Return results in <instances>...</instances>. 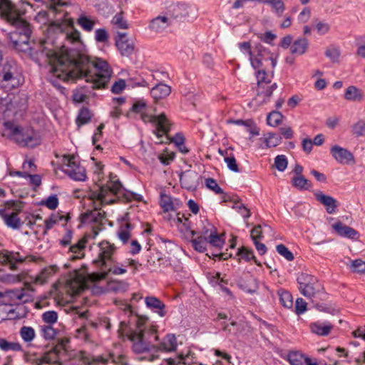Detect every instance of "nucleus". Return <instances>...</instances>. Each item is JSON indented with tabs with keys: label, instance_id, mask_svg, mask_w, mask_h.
I'll list each match as a JSON object with an SVG mask.
<instances>
[{
	"label": "nucleus",
	"instance_id": "c85d7f7f",
	"mask_svg": "<svg viewBox=\"0 0 365 365\" xmlns=\"http://www.w3.org/2000/svg\"><path fill=\"white\" fill-rule=\"evenodd\" d=\"M170 92L171 88L170 86L164 83H159L150 90V95L157 101L168 96Z\"/></svg>",
	"mask_w": 365,
	"mask_h": 365
},
{
	"label": "nucleus",
	"instance_id": "4be33fe9",
	"mask_svg": "<svg viewBox=\"0 0 365 365\" xmlns=\"http://www.w3.org/2000/svg\"><path fill=\"white\" fill-rule=\"evenodd\" d=\"M314 195L316 199L325 206L328 213L333 214L336 212L338 203L334 197L326 195L322 192H317L314 193Z\"/></svg>",
	"mask_w": 365,
	"mask_h": 365
},
{
	"label": "nucleus",
	"instance_id": "c756f323",
	"mask_svg": "<svg viewBox=\"0 0 365 365\" xmlns=\"http://www.w3.org/2000/svg\"><path fill=\"white\" fill-rule=\"evenodd\" d=\"M206 232L208 244L216 249H221L225 242L224 235H218L215 231L212 230L210 233H208V230H206Z\"/></svg>",
	"mask_w": 365,
	"mask_h": 365
},
{
	"label": "nucleus",
	"instance_id": "de8ad7c7",
	"mask_svg": "<svg viewBox=\"0 0 365 365\" xmlns=\"http://www.w3.org/2000/svg\"><path fill=\"white\" fill-rule=\"evenodd\" d=\"M287 165L288 161L285 155H279L274 158V165L279 171H284L287 167Z\"/></svg>",
	"mask_w": 365,
	"mask_h": 365
},
{
	"label": "nucleus",
	"instance_id": "4468645a",
	"mask_svg": "<svg viewBox=\"0 0 365 365\" xmlns=\"http://www.w3.org/2000/svg\"><path fill=\"white\" fill-rule=\"evenodd\" d=\"M187 221V218L184 217V236L187 239L190 238L192 246L196 251L199 252H205L207 249V245L208 244L207 232L205 231L202 235H200L195 238H193V236L195 235V232L192 230H188V228L187 227L186 225V222Z\"/></svg>",
	"mask_w": 365,
	"mask_h": 365
},
{
	"label": "nucleus",
	"instance_id": "58836bf2",
	"mask_svg": "<svg viewBox=\"0 0 365 365\" xmlns=\"http://www.w3.org/2000/svg\"><path fill=\"white\" fill-rule=\"evenodd\" d=\"M293 185L300 190H307L311 187V182L303 175L294 176L292 178Z\"/></svg>",
	"mask_w": 365,
	"mask_h": 365
},
{
	"label": "nucleus",
	"instance_id": "5701e85b",
	"mask_svg": "<svg viewBox=\"0 0 365 365\" xmlns=\"http://www.w3.org/2000/svg\"><path fill=\"white\" fill-rule=\"evenodd\" d=\"M288 361L291 365H318L317 361L297 351L289 353Z\"/></svg>",
	"mask_w": 365,
	"mask_h": 365
},
{
	"label": "nucleus",
	"instance_id": "680f3d73",
	"mask_svg": "<svg viewBox=\"0 0 365 365\" xmlns=\"http://www.w3.org/2000/svg\"><path fill=\"white\" fill-rule=\"evenodd\" d=\"M112 22L120 29H126L128 27V24L126 21L123 19L121 13L115 14L113 18Z\"/></svg>",
	"mask_w": 365,
	"mask_h": 365
},
{
	"label": "nucleus",
	"instance_id": "cd10ccee",
	"mask_svg": "<svg viewBox=\"0 0 365 365\" xmlns=\"http://www.w3.org/2000/svg\"><path fill=\"white\" fill-rule=\"evenodd\" d=\"M160 205L164 210V212H176L181 205V202L178 199L172 200L170 196L166 195H162L160 199Z\"/></svg>",
	"mask_w": 365,
	"mask_h": 365
},
{
	"label": "nucleus",
	"instance_id": "774afa93",
	"mask_svg": "<svg viewBox=\"0 0 365 365\" xmlns=\"http://www.w3.org/2000/svg\"><path fill=\"white\" fill-rule=\"evenodd\" d=\"M250 236L253 242L261 240L263 237L262 226H255L250 232Z\"/></svg>",
	"mask_w": 365,
	"mask_h": 365
},
{
	"label": "nucleus",
	"instance_id": "c03bdc74",
	"mask_svg": "<svg viewBox=\"0 0 365 365\" xmlns=\"http://www.w3.org/2000/svg\"><path fill=\"white\" fill-rule=\"evenodd\" d=\"M180 212L177 210L176 212H168V214L164 216V218L169 221L172 226H178L182 222V219L180 217Z\"/></svg>",
	"mask_w": 365,
	"mask_h": 365
},
{
	"label": "nucleus",
	"instance_id": "e2e57ef3",
	"mask_svg": "<svg viewBox=\"0 0 365 365\" xmlns=\"http://www.w3.org/2000/svg\"><path fill=\"white\" fill-rule=\"evenodd\" d=\"M311 17V10L308 7H305L299 13L297 16V21L299 24L307 23Z\"/></svg>",
	"mask_w": 365,
	"mask_h": 365
},
{
	"label": "nucleus",
	"instance_id": "dca6fc26",
	"mask_svg": "<svg viewBox=\"0 0 365 365\" xmlns=\"http://www.w3.org/2000/svg\"><path fill=\"white\" fill-rule=\"evenodd\" d=\"M98 259L94 261L96 264L106 266V262L111 260L112 255L115 250L114 245H111L107 241H103L98 245Z\"/></svg>",
	"mask_w": 365,
	"mask_h": 365
},
{
	"label": "nucleus",
	"instance_id": "a19ab883",
	"mask_svg": "<svg viewBox=\"0 0 365 365\" xmlns=\"http://www.w3.org/2000/svg\"><path fill=\"white\" fill-rule=\"evenodd\" d=\"M283 115L280 112L272 111L267 118L268 125L272 127H276L279 125L282 120Z\"/></svg>",
	"mask_w": 365,
	"mask_h": 365
},
{
	"label": "nucleus",
	"instance_id": "1a4fd4ad",
	"mask_svg": "<svg viewBox=\"0 0 365 365\" xmlns=\"http://www.w3.org/2000/svg\"><path fill=\"white\" fill-rule=\"evenodd\" d=\"M267 58L271 61L272 67L274 68L277 65V55L270 53L267 48L258 43L255 46L254 53L250 58V62L252 67L257 70L263 67V61H265Z\"/></svg>",
	"mask_w": 365,
	"mask_h": 365
},
{
	"label": "nucleus",
	"instance_id": "09e8293b",
	"mask_svg": "<svg viewBox=\"0 0 365 365\" xmlns=\"http://www.w3.org/2000/svg\"><path fill=\"white\" fill-rule=\"evenodd\" d=\"M256 71V76L257 78V85L270 83L271 79L269 78L265 70L263 68H258Z\"/></svg>",
	"mask_w": 365,
	"mask_h": 365
},
{
	"label": "nucleus",
	"instance_id": "338daca9",
	"mask_svg": "<svg viewBox=\"0 0 365 365\" xmlns=\"http://www.w3.org/2000/svg\"><path fill=\"white\" fill-rule=\"evenodd\" d=\"M78 22L87 31H91L94 26V22L86 17L79 18Z\"/></svg>",
	"mask_w": 365,
	"mask_h": 365
},
{
	"label": "nucleus",
	"instance_id": "603ef678",
	"mask_svg": "<svg viewBox=\"0 0 365 365\" xmlns=\"http://www.w3.org/2000/svg\"><path fill=\"white\" fill-rule=\"evenodd\" d=\"M51 4L48 6V9L53 13L58 12L57 6H64L70 4V0H49Z\"/></svg>",
	"mask_w": 365,
	"mask_h": 365
},
{
	"label": "nucleus",
	"instance_id": "f8f14e48",
	"mask_svg": "<svg viewBox=\"0 0 365 365\" xmlns=\"http://www.w3.org/2000/svg\"><path fill=\"white\" fill-rule=\"evenodd\" d=\"M74 157L70 155L63 156V171L74 180L83 181L86 179V171L84 168L80 166L74 161Z\"/></svg>",
	"mask_w": 365,
	"mask_h": 365
},
{
	"label": "nucleus",
	"instance_id": "72a5a7b5",
	"mask_svg": "<svg viewBox=\"0 0 365 365\" xmlns=\"http://www.w3.org/2000/svg\"><path fill=\"white\" fill-rule=\"evenodd\" d=\"M133 228V225L128 222L122 223L120 226L118 236L119 239L123 242V243L128 242V240L130 238V230Z\"/></svg>",
	"mask_w": 365,
	"mask_h": 365
},
{
	"label": "nucleus",
	"instance_id": "2eb2a0df",
	"mask_svg": "<svg viewBox=\"0 0 365 365\" xmlns=\"http://www.w3.org/2000/svg\"><path fill=\"white\" fill-rule=\"evenodd\" d=\"M34 293V288L30 284L26 283L23 289L6 291V296L11 300H19L23 303H26L33 300Z\"/></svg>",
	"mask_w": 365,
	"mask_h": 365
},
{
	"label": "nucleus",
	"instance_id": "f257e3e1",
	"mask_svg": "<svg viewBox=\"0 0 365 365\" xmlns=\"http://www.w3.org/2000/svg\"><path fill=\"white\" fill-rule=\"evenodd\" d=\"M38 52L51 65V71L63 81L85 78L93 88H105L112 75L106 61L77 51L58 53L47 46L46 41L38 45Z\"/></svg>",
	"mask_w": 365,
	"mask_h": 365
},
{
	"label": "nucleus",
	"instance_id": "ea45409f",
	"mask_svg": "<svg viewBox=\"0 0 365 365\" xmlns=\"http://www.w3.org/2000/svg\"><path fill=\"white\" fill-rule=\"evenodd\" d=\"M87 242V240L86 237H83L78 240V242L70 247V252L77 254V255L71 257L73 259L81 258L82 256L81 252L85 247V245Z\"/></svg>",
	"mask_w": 365,
	"mask_h": 365
},
{
	"label": "nucleus",
	"instance_id": "13d9d810",
	"mask_svg": "<svg viewBox=\"0 0 365 365\" xmlns=\"http://www.w3.org/2000/svg\"><path fill=\"white\" fill-rule=\"evenodd\" d=\"M237 255L240 257L241 259H243L245 261H250L251 259L256 261L253 252L245 247L240 249L238 251Z\"/></svg>",
	"mask_w": 365,
	"mask_h": 365
},
{
	"label": "nucleus",
	"instance_id": "0eeeda50",
	"mask_svg": "<svg viewBox=\"0 0 365 365\" xmlns=\"http://www.w3.org/2000/svg\"><path fill=\"white\" fill-rule=\"evenodd\" d=\"M23 202L21 201H8L5 207L0 209V217H1L6 225L13 229H19L21 225L19 213L23 207Z\"/></svg>",
	"mask_w": 365,
	"mask_h": 365
},
{
	"label": "nucleus",
	"instance_id": "864d4df0",
	"mask_svg": "<svg viewBox=\"0 0 365 365\" xmlns=\"http://www.w3.org/2000/svg\"><path fill=\"white\" fill-rule=\"evenodd\" d=\"M206 187L216 194L223 193V190L218 185L217 181L213 178H207L205 180Z\"/></svg>",
	"mask_w": 365,
	"mask_h": 365
},
{
	"label": "nucleus",
	"instance_id": "5fc2aeb1",
	"mask_svg": "<svg viewBox=\"0 0 365 365\" xmlns=\"http://www.w3.org/2000/svg\"><path fill=\"white\" fill-rule=\"evenodd\" d=\"M42 319L46 323L52 324L56 322L58 314L54 311L46 312L42 314Z\"/></svg>",
	"mask_w": 365,
	"mask_h": 365
},
{
	"label": "nucleus",
	"instance_id": "e433bc0d",
	"mask_svg": "<svg viewBox=\"0 0 365 365\" xmlns=\"http://www.w3.org/2000/svg\"><path fill=\"white\" fill-rule=\"evenodd\" d=\"M278 295L281 304L286 308L291 309L293 307V298L292 294L287 290L279 289Z\"/></svg>",
	"mask_w": 365,
	"mask_h": 365
},
{
	"label": "nucleus",
	"instance_id": "37998d69",
	"mask_svg": "<svg viewBox=\"0 0 365 365\" xmlns=\"http://www.w3.org/2000/svg\"><path fill=\"white\" fill-rule=\"evenodd\" d=\"M20 335L26 342H30L35 337V331L32 327H23L20 330Z\"/></svg>",
	"mask_w": 365,
	"mask_h": 365
},
{
	"label": "nucleus",
	"instance_id": "bf43d9fd",
	"mask_svg": "<svg viewBox=\"0 0 365 365\" xmlns=\"http://www.w3.org/2000/svg\"><path fill=\"white\" fill-rule=\"evenodd\" d=\"M238 48L241 53L249 56V58L254 53V50H252L251 44L248 41L240 42L238 43Z\"/></svg>",
	"mask_w": 365,
	"mask_h": 365
},
{
	"label": "nucleus",
	"instance_id": "69168bd1",
	"mask_svg": "<svg viewBox=\"0 0 365 365\" xmlns=\"http://www.w3.org/2000/svg\"><path fill=\"white\" fill-rule=\"evenodd\" d=\"M307 310V302L302 298H297L295 304V312L300 315Z\"/></svg>",
	"mask_w": 365,
	"mask_h": 365
},
{
	"label": "nucleus",
	"instance_id": "79ce46f5",
	"mask_svg": "<svg viewBox=\"0 0 365 365\" xmlns=\"http://www.w3.org/2000/svg\"><path fill=\"white\" fill-rule=\"evenodd\" d=\"M313 28L317 31L319 35L323 36L329 33L330 25L327 22L315 20L313 22Z\"/></svg>",
	"mask_w": 365,
	"mask_h": 365
},
{
	"label": "nucleus",
	"instance_id": "49530a36",
	"mask_svg": "<svg viewBox=\"0 0 365 365\" xmlns=\"http://www.w3.org/2000/svg\"><path fill=\"white\" fill-rule=\"evenodd\" d=\"M64 218V217L59 213L51 215L47 220H45V230L44 233L47 232L48 230H50L53 227V226L59 220H61Z\"/></svg>",
	"mask_w": 365,
	"mask_h": 365
},
{
	"label": "nucleus",
	"instance_id": "b1692460",
	"mask_svg": "<svg viewBox=\"0 0 365 365\" xmlns=\"http://www.w3.org/2000/svg\"><path fill=\"white\" fill-rule=\"evenodd\" d=\"M24 258L19 253L0 252V264H8L11 269H16V262H22Z\"/></svg>",
	"mask_w": 365,
	"mask_h": 365
},
{
	"label": "nucleus",
	"instance_id": "ddd939ff",
	"mask_svg": "<svg viewBox=\"0 0 365 365\" xmlns=\"http://www.w3.org/2000/svg\"><path fill=\"white\" fill-rule=\"evenodd\" d=\"M19 103V97H13L7 95L5 98H0V113L3 115L5 120H10L18 112L16 107Z\"/></svg>",
	"mask_w": 365,
	"mask_h": 365
},
{
	"label": "nucleus",
	"instance_id": "f704fd0d",
	"mask_svg": "<svg viewBox=\"0 0 365 365\" xmlns=\"http://www.w3.org/2000/svg\"><path fill=\"white\" fill-rule=\"evenodd\" d=\"M346 266L353 273H365V261L361 259L350 260L349 262L346 263Z\"/></svg>",
	"mask_w": 365,
	"mask_h": 365
},
{
	"label": "nucleus",
	"instance_id": "6e6d98bb",
	"mask_svg": "<svg viewBox=\"0 0 365 365\" xmlns=\"http://www.w3.org/2000/svg\"><path fill=\"white\" fill-rule=\"evenodd\" d=\"M69 288L71 294H78L83 289V284L79 280H73L69 282Z\"/></svg>",
	"mask_w": 365,
	"mask_h": 365
},
{
	"label": "nucleus",
	"instance_id": "2f4dec72",
	"mask_svg": "<svg viewBox=\"0 0 365 365\" xmlns=\"http://www.w3.org/2000/svg\"><path fill=\"white\" fill-rule=\"evenodd\" d=\"M57 271V267L53 265L43 269L38 274L36 275L34 282L36 284H43L47 279Z\"/></svg>",
	"mask_w": 365,
	"mask_h": 365
},
{
	"label": "nucleus",
	"instance_id": "39448f33",
	"mask_svg": "<svg viewBox=\"0 0 365 365\" xmlns=\"http://www.w3.org/2000/svg\"><path fill=\"white\" fill-rule=\"evenodd\" d=\"M111 185L107 187H101L98 193L94 194V197L99 200L101 202L96 205L93 210L88 211L83 215V220L86 221H91L96 223L102 224L103 220L105 219V212L100 211V207L105 198L106 195L108 192L116 194L121 188L122 185L118 180L113 181V177L110 175Z\"/></svg>",
	"mask_w": 365,
	"mask_h": 365
},
{
	"label": "nucleus",
	"instance_id": "bb28decb",
	"mask_svg": "<svg viewBox=\"0 0 365 365\" xmlns=\"http://www.w3.org/2000/svg\"><path fill=\"white\" fill-rule=\"evenodd\" d=\"M309 327L311 331L319 336H327L333 329L331 323L327 322H316L312 323Z\"/></svg>",
	"mask_w": 365,
	"mask_h": 365
},
{
	"label": "nucleus",
	"instance_id": "0e129e2a",
	"mask_svg": "<svg viewBox=\"0 0 365 365\" xmlns=\"http://www.w3.org/2000/svg\"><path fill=\"white\" fill-rule=\"evenodd\" d=\"M197 16V9L195 6H189L186 7V13L184 17H186L188 21H192Z\"/></svg>",
	"mask_w": 365,
	"mask_h": 365
},
{
	"label": "nucleus",
	"instance_id": "f03ea898",
	"mask_svg": "<svg viewBox=\"0 0 365 365\" xmlns=\"http://www.w3.org/2000/svg\"><path fill=\"white\" fill-rule=\"evenodd\" d=\"M147 111L148 106L145 101L144 100H138L133 103L130 110L126 113V116L129 118H135V115H140V118L143 122H150L155 127L154 133L157 137L158 143H165V138L174 143L179 150L182 152V136L177 134L175 138H170L168 135L170 124L166 115L164 113L158 115H150Z\"/></svg>",
	"mask_w": 365,
	"mask_h": 365
},
{
	"label": "nucleus",
	"instance_id": "6ab92c4d",
	"mask_svg": "<svg viewBox=\"0 0 365 365\" xmlns=\"http://www.w3.org/2000/svg\"><path fill=\"white\" fill-rule=\"evenodd\" d=\"M331 154L339 163L349 164L354 162L353 154L348 150L339 145H334L331 148Z\"/></svg>",
	"mask_w": 365,
	"mask_h": 365
},
{
	"label": "nucleus",
	"instance_id": "7ed1b4c3",
	"mask_svg": "<svg viewBox=\"0 0 365 365\" xmlns=\"http://www.w3.org/2000/svg\"><path fill=\"white\" fill-rule=\"evenodd\" d=\"M2 135L14 140L23 146L35 147L40 143V140L32 130L21 129L14 122L5 120Z\"/></svg>",
	"mask_w": 365,
	"mask_h": 365
},
{
	"label": "nucleus",
	"instance_id": "4d7b16f0",
	"mask_svg": "<svg viewBox=\"0 0 365 365\" xmlns=\"http://www.w3.org/2000/svg\"><path fill=\"white\" fill-rule=\"evenodd\" d=\"M353 134L356 136L365 135V123L364 121H359L355 123L352 127Z\"/></svg>",
	"mask_w": 365,
	"mask_h": 365
},
{
	"label": "nucleus",
	"instance_id": "6e6552de",
	"mask_svg": "<svg viewBox=\"0 0 365 365\" xmlns=\"http://www.w3.org/2000/svg\"><path fill=\"white\" fill-rule=\"evenodd\" d=\"M16 67L11 63H6L0 69V87L6 91H10L19 85V81L16 76Z\"/></svg>",
	"mask_w": 365,
	"mask_h": 365
},
{
	"label": "nucleus",
	"instance_id": "20e7f679",
	"mask_svg": "<svg viewBox=\"0 0 365 365\" xmlns=\"http://www.w3.org/2000/svg\"><path fill=\"white\" fill-rule=\"evenodd\" d=\"M147 317L138 318L136 322V329L135 330L127 331V324L122 322L120 324L118 331L121 334H125L128 339L133 342V350L136 353H143L149 350V344L145 339L143 326Z\"/></svg>",
	"mask_w": 365,
	"mask_h": 365
},
{
	"label": "nucleus",
	"instance_id": "052dcab7",
	"mask_svg": "<svg viewBox=\"0 0 365 365\" xmlns=\"http://www.w3.org/2000/svg\"><path fill=\"white\" fill-rule=\"evenodd\" d=\"M225 162L227 163V168L230 170L235 173L240 172L238 165L233 155L230 154V156H225Z\"/></svg>",
	"mask_w": 365,
	"mask_h": 365
},
{
	"label": "nucleus",
	"instance_id": "9b49d317",
	"mask_svg": "<svg viewBox=\"0 0 365 365\" xmlns=\"http://www.w3.org/2000/svg\"><path fill=\"white\" fill-rule=\"evenodd\" d=\"M300 292L307 298L313 297L319 291L320 285L316 278L307 273H301L297 277Z\"/></svg>",
	"mask_w": 365,
	"mask_h": 365
},
{
	"label": "nucleus",
	"instance_id": "8fccbe9b",
	"mask_svg": "<svg viewBox=\"0 0 365 365\" xmlns=\"http://www.w3.org/2000/svg\"><path fill=\"white\" fill-rule=\"evenodd\" d=\"M276 250L277 252L282 257H284L288 261H292L294 259V255L291 251L288 250V248L282 245H278L276 247Z\"/></svg>",
	"mask_w": 365,
	"mask_h": 365
},
{
	"label": "nucleus",
	"instance_id": "473e14b6",
	"mask_svg": "<svg viewBox=\"0 0 365 365\" xmlns=\"http://www.w3.org/2000/svg\"><path fill=\"white\" fill-rule=\"evenodd\" d=\"M177 346L175 336L173 334H168L164 341L160 344L159 349L161 351H175Z\"/></svg>",
	"mask_w": 365,
	"mask_h": 365
},
{
	"label": "nucleus",
	"instance_id": "a18cd8bd",
	"mask_svg": "<svg viewBox=\"0 0 365 365\" xmlns=\"http://www.w3.org/2000/svg\"><path fill=\"white\" fill-rule=\"evenodd\" d=\"M91 117L90 110L88 108H83L79 112L76 123L79 126L86 124L90 121Z\"/></svg>",
	"mask_w": 365,
	"mask_h": 365
},
{
	"label": "nucleus",
	"instance_id": "7c9ffc66",
	"mask_svg": "<svg viewBox=\"0 0 365 365\" xmlns=\"http://www.w3.org/2000/svg\"><path fill=\"white\" fill-rule=\"evenodd\" d=\"M308 48V41L304 38H299L292 44L290 51L293 54L302 55Z\"/></svg>",
	"mask_w": 365,
	"mask_h": 365
},
{
	"label": "nucleus",
	"instance_id": "aec40b11",
	"mask_svg": "<svg viewBox=\"0 0 365 365\" xmlns=\"http://www.w3.org/2000/svg\"><path fill=\"white\" fill-rule=\"evenodd\" d=\"M126 36V33H118L115 39V46L123 56H129L134 50L133 43L130 42Z\"/></svg>",
	"mask_w": 365,
	"mask_h": 365
},
{
	"label": "nucleus",
	"instance_id": "4c0bfd02",
	"mask_svg": "<svg viewBox=\"0 0 365 365\" xmlns=\"http://www.w3.org/2000/svg\"><path fill=\"white\" fill-rule=\"evenodd\" d=\"M262 3L270 5L272 10L279 16H282L285 10L282 0H262Z\"/></svg>",
	"mask_w": 365,
	"mask_h": 365
},
{
	"label": "nucleus",
	"instance_id": "9d476101",
	"mask_svg": "<svg viewBox=\"0 0 365 365\" xmlns=\"http://www.w3.org/2000/svg\"><path fill=\"white\" fill-rule=\"evenodd\" d=\"M0 13L8 22L15 27L13 32L24 33L23 29L19 28L16 21H25L21 17V14L15 6L9 0H0Z\"/></svg>",
	"mask_w": 365,
	"mask_h": 365
},
{
	"label": "nucleus",
	"instance_id": "412c9836",
	"mask_svg": "<svg viewBox=\"0 0 365 365\" xmlns=\"http://www.w3.org/2000/svg\"><path fill=\"white\" fill-rule=\"evenodd\" d=\"M170 25L169 18L166 16H158L149 21L148 29L155 34L163 33Z\"/></svg>",
	"mask_w": 365,
	"mask_h": 365
},
{
	"label": "nucleus",
	"instance_id": "a878e982",
	"mask_svg": "<svg viewBox=\"0 0 365 365\" xmlns=\"http://www.w3.org/2000/svg\"><path fill=\"white\" fill-rule=\"evenodd\" d=\"M146 306L155 310L160 317H164L166 314L165 311V304L155 297H147L145 299Z\"/></svg>",
	"mask_w": 365,
	"mask_h": 365
},
{
	"label": "nucleus",
	"instance_id": "423d86ee",
	"mask_svg": "<svg viewBox=\"0 0 365 365\" xmlns=\"http://www.w3.org/2000/svg\"><path fill=\"white\" fill-rule=\"evenodd\" d=\"M20 29H23L24 33L10 32L9 38L13 43L14 47L21 52H26L31 49L30 46V37L31 29L29 24L26 21H16Z\"/></svg>",
	"mask_w": 365,
	"mask_h": 365
},
{
	"label": "nucleus",
	"instance_id": "f3484780",
	"mask_svg": "<svg viewBox=\"0 0 365 365\" xmlns=\"http://www.w3.org/2000/svg\"><path fill=\"white\" fill-rule=\"evenodd\" d=\"M109 359L112 360L116 365H125L126 364L124 356L119 355L115 357L113 354H110L108 358H105L103 356L84 357L83 361L88 365H97L100 362L106 364Z\"/></svg>",
	"mask_w": 365,
	"mask_h": 365
},
{
	"label": "nucleus",
	"instance_id": "393cba45",
	"mask_svg": "<svg viewBox=\"0 0 365 365\" xmlns=\"http://www.w3.org/2000/svg\"><path fill=\"white\" fill-rule=\"evenodd\" d=\"M335 232L342 237L350 239L356 238L358 232L353 228L342 224L340 222H336L331 225Z\"/></svg>",
	"mask_w": 365,
	"mask_h": 365
},
{
	"label": "nucleus",
	"instance_id": "3c124183",
	"mask_svg": "<svg viewBox=\"0 0 365 365\" xmlns=\"http://www.w3.org/2000/svg\"><path fill=\"white\" fill-rule=\"evenodd\" d=\"M267 148L275 147L281 142V138L274 133H269L264 138Z\"/></svg>",
	"mask_w": 365,
	"mask_h": 365
},
{
	"label": "nucleus",
	"instance_id": "a211bd4d",
	"mask_svg": "<svg viewBox=\"0 0 365 365\" xmlns=\"http://www.w3.org/2000/svg\"><path fill=\"white\" fill-rule=\"evenodd\" d=\"M277 83L272 84H259L257 85V94L255 100L258 104H263L268 101L272 94L273 91L277 88Z\"/></svg>",
	"mask_w": 365,
	"mask_h": 365
},
{
	"label": "nucleus",
	"instance_id": "c9c22d12",
	"mask_svg": "<svg viewBox=\"0 0 365 365\" xmlns=\"http://www.w3.org/2000/svg\"><path fill=\"white\" fill-rule=\"evenodd\" d=\"M362 97L363 94L361 90L353 86L348 87L344 93V98L347 101H360Z\"/></svg>",
	"mask_w": 365,
	"mask_h": 365
}]
</instances>
